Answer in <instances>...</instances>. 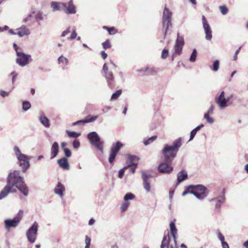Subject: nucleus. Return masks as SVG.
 <instances>
[{"instance_id": "2eb2a0df", "label": "nucleus", "mask_w": 248, "mask_h": 248, "mask_svg": "<svg viewBox=\"0 0 248 248\" xmlns=\"http://www.w3.org/2000/svg\"><path fill=\"white\" fill-rule=\"evenodd\" d=\"M176 220L174 219L173 221H171L170 223V233L171 235L173 238V240L174 242V245L176 246L177 245L176 243V234L177 233V229L176 228L175 222Z\"/></svg>"}, {"instance_id": "9d476101", "label": "nucleus", "mask_w": 248, "mask_h": 248, "mask_svg": "<svg viewBox=\"0 0 248 248\" xmlns=\"http://www.w3.org/2000/svg\"><path fill=\"white\" fill-rule=\"evenodd\" d=\"M233 97V94H231L227 98L225 97V92L222 91L220 95L216 98V102L218 106L222 108H225L227 106L228 102Z\"/></svg>"}, {"instance_id": "e2e57ef3", "label": "nucleus", "mask_w": 248, "mask_h": 248, "mask_svg": "<svg viewBox=\"0 0 248 248\" xmlns=\"http://www.w3.org/2000/svg\"><path fill=\"white\" fill-rule=\"evenodd\" d=\"M13 47L15 49V50H16V54H17V52H19L18 51V49H19V47H18V46L16 45V44L15 43H14L13 44Z\"/></svg>"}, {"instance_id": "c756f323", "label": "nucleus", "mask_w": 248, "mask_h": 248, "mask_svg": "<svg viewBox=\"0 0 248 248\" xmlns=\"http://www.w3.org/2000/svg\"><path fill=\"white\" fill-rule=\"evenodd\" d=\"M156 139H157V136H152V137L149 138L148 139H147L146 140H144L143 141V143L145 145L147 146L148 144L152 143L154 141L156 140Z\"/></svg>"}, {"instance_id": "412c9836", "label": "nucleus", "mask_w": 248, "mask_h": 248, "mask_svg": "<svg viewBox=\"0 0 248 248\" xmlns=\"http://www.w3.org/2000/svg\"><path fill=\"white\" fill-rule=\"evenodd\" d=\"M64 190L65 187L64 186L61 182H58L56 187L54 189L55 193L59 195L61 197H62Z\"/></svg>"}, {"instance_id": "72a5a7b5", "label": "nucleus", "mask_w": 248, "mask_h": 248, "mask_svg": "<svg viewBox=\"0 0 248 248\" xmlns=\"http://www.w3.org/2000/svg\"><path fill=\"white\" fill-rule=\"evenodd\" d=\"M122 93V90H117L115 93H113L111 96V100H115L117 99Z\"/></svg>"}, {"instance_id": "5701e85b", "label": "nucleus", "mask_w": 248, "mask_h": 248, "mask_svg": "<svg viewBox=\"0 0 248 248\" xmlns=\"http://www.w3.org/2000/svg\"><path fill=\"white\" fill-rule=\"evenodd\" d=\"M105 74V77L107 80L108 85L112 87L114 85V78L111 71L108 72Z\"/></svg>"}, {"instance_id": "603ef678", "label": "nucleus", "mask_w": 248, "mask_h": 248, "mask_svg": "<svg viewBox=\"0 0 248 248\" xmlns=\"http://www.w3.org/2000/svg\"><path fill=\"white\" fill-rule=\"evenodd\" d=\"M73 146L74 148H78L80 146L79 141L77 140H75L73 142Z\"/></svg>"}, {"instance_id": "ea45409f", "label": "nucleus", "mask_w": 248, "mask_h": 248, "mask_svg": "<svg viewBox=\"0 0 248 248\" xmlns=\"http://www.w3.org/2000/svg\"><path fill=\"white\" fill-rule=\"evenodd\" d=\"M169 55V50L167 49H164L161 53V58L163 59H166Z\"/></svg>"}, {"instance_id": "6ab92c4d", "label": "nucleus", "mask_w": 248, "mask_h": 248, "mask_svg": "<svg viewBox=\"0 0 248 248\" xmlns=\"http://www.w3.org/2000/svg\"><path fill=\"white\" fill-rule=\"evenodd\" d=\"M65 3L62 2L53 1L51 3L53 11L62 10L64 12Z\"/></svg>"}, {"instance_id": "5fc2aeb1", "label": "nucleus", "mask_w": 248, "mask_h": 248, "mask_svg": "<svg viewBox=\"0 0 248 248\" xmlns=\"http://www.w3.org/2000/svg\"><path fill=\"white\" fill-rule=\"evenodd\" d=\"M64 152L65 155L67 157H70L71 155V151L68 148H64Z\"/></svg>"}, {"instance_id": "0eeeda50", "label": "nucleus", "mask_w": 248, "mask_h": 248, "mask_svg": "<svg viewBox=\"0 0 248 248\" xmlns=\"http://www.w3.org/2000/svg\"><path fill=\"white\" fill-rule=\"evenodd\" d=\"M171 16L172 13L167 7H165L162 17L163 26L166 27L165 36H166L169 28L172 27Z\"/></svg>"}, {"instance_id": "09e8293b", "label": "nucleus", "mask_w": 248, "mask_h": 248, "mask_svg": "<svg viewBox=\"0 0 248 248\" xmlns=\"http://www.w3.org/2000/svg\"><path fill=\"white\" fill-rule=\"evenodd\" d=\"M72 31V34L70 37V39L72 40L75 39L77 37V33H76L75 30L73 29H71V32Z\"/></svg>"}, {"instance_id": "2f4dec72", "label": "nucleus", "mask_w": 248, "mask_h": 248, "mask_svg": "<svg viewBox=\"0 0 248 248\" xmlns=\"http://www.w3.org/2000/svg\"><path fill=\"white\" fill-rule=\"evenodd\" d=\"M58 61L59 63H62L63 65H67L68 63V59H66V58L64 57L63 56H60L58 58Z\"/></svg>"}, {"instance_id": "79ce46f5", "label": "nucleus", "mask_w": 248, "mask_h": 248, "mask_svg": "<svg viewBox=\"0 0 248 248\" xmlns=\"http://www.w3.org/2000/svg\"><path fill=\"white\" fill-rule=\"evenodd\" d=\"M131 167V171L132 173H134L135 172L136 169L137 168V163H132V164L128 165L127 166V168Z\"/></svg>"}, {"instance_id": "ddd939ff", "label": "nucleus", "mask_w": 248, "mask_h": 248, "mask_svg": "<svg viewBox=\"0 0 248 248\" xmlns=\"http://www.w3.org/2000/svg\"><path fill=\"white\" fill-rule=\"evenodd\" d=\"M17 55L18 57L16 61L19 65L23 66L28 63L30 56L21 52H17Z\"/></svg>"}, {"instance_id": "cd10ccee", "label": "nucleus", "mask_w": 248, "mask_h": 248, "mask_svg": "<svg viewBox=\"0 0 248 248\" xmlns=\"http://www.w3.org/2000/svg\"><path fill=\"white\" fill-rule=\"evenodd\" d=\"M41 124L46 127L50 126V123L48 119L45 116H41L39 119Z\"/></svg>"}, {"instance_id": "4d7b16f0", "label": "nucleus", "mask_w": 248, "mask_h": 248, "mask_svg": "<svg viewBox=\"0 0 248 248\" xmlns=\"http://www.w3.org/2000/svg\"><path fill=\"white\" fill-rule=\"evenodd\" d=\"M103 70L104 71V72L105 73L108 72H109V71L108 70V65H107L106 63H105L103 65Z\"/></svg>"}, {"instance_id": "a211bd4d", "label": "nucleus", "mask_w": 248, "mask_h": 248, "mask_svg": "<svg viewBox=\"0 0 248 248\" xmlns=\"http://www.w3.org/2000/svg\"><path fill=\"white\" fill-rule=\"evenodd\" d=\"M142 178L143 181L144 188L147 192H149L150 191V183L149 181V176L145 172H142Z\"/></svg>"}, {"instance_id": "37998d69", "label": "nucleus", "mask_w": 248, "mask_h": 248, "mask_svg": "<svg viewBox=\"0 0 248 248\" xmlns=\"http://www.w3.org/2000/svg\"><path fill=\"white\" fill-rule=\"evenodd\" d=\"M197 56V51L194 49L192 53L189 60L190 62H193L195 61Z\"/></svg>"}, {"instance_id": "20e7f679", "label": "nucleus", "mask_w": 248, "mask_h": 248, "mask_svg": "<svg viewBox=\"0 0 248 248\" xmlns=\"http://www.w3.org/2000/svg\"><path fill=\"white\" fill-rule=\"evenodd\" d=\"M14 150L18 159L19 165L23 172H25L30 167L29 158L27 155L22 154L17 146H15Z\"/></svg>"}, {"instance_id": "b1692460", "label": "nucleus", "mask_w": 248, "mask_h": 248, "mask_svg": "<svg viewBox=\"0 0 248 248\" xmlns=\"http://www.w3.org/2000/svg\"><path fill=\"white\" fill-rule=\"evenodd\" d=\"M17 34L19 37L28 35L30 33L29 30L25 26H21L20 28L17 29Z\"/></svg>"}, {"instance_id": "6e6552de", "label": "nucleus", "mask_w": 248, "mask_h": 248, "mask_svg": "<svg viewBox=\"0 0 248 248\" xmlns=\"http://www.w3.org/2000/svg\"><path fill=\"white\" fill-rule=\"evenodd\" d=\"M38 226V224L36 222H34L26 232L28 240L31 243H33L36 240Z\"/></svg>"}, {"instance_id": "58836bf2", "label": "nucleus", "mask_w": 248, "mask_h": 248, "mask_svg": "<svg viewBox=\"0 0 248 248\" xmlns=\"http://www.w3.org/2000/svg\"><path fill=\"white\" fill-rule=\"evenodd\" d=\"M219 9L221 13L224 15L227 14V13L228 12V9L225 5L220 6L219 7Z\"/></svg>"}, {"instance_id": "f8f14e48", "label": "nucleus", "mask_w": 248, "mask_h": 248, "mask_svg": "<svg viewBox=\"0 0 248 248\" xmlns=\"http://www.w3.org/2000/svg\"><path fill=\"white\" fill-rule=\"evenodd\" d=\"M202 21L203 27L205 31V38L207 40H211L212 38V30L208 23L206 18L204 16L202 17Z\"/></svg>"}, {"instance_id": "774afa93", "label": "nucleus", "mask_w": 248, "mask_h": 248, "mask_svg": "<svg viewBox=\"0 0 248 248\" xmlns=\"http://www.w3.org/2000/svg\"><path fill=\"white\" fill-rule=\"evenodd\" d=\"M244 246L246 247V248H248V240L244 243Z\"/></svg>"}, {"instance_id": "338daca9", "label": "nucleus", "mask_w": 248, "mask_h": 248, "mask_svg": "<svg viewBox=\"0 0 248 248\" xmlns=\"http://www.w3.org/2000/svg\"><path fill=\"white\" fill-rule=\"evenodd\" d=\"M237 54H234V55L233 56V60L235 61L237 60Z\"/></svg>"}, {"instance_id": "7c9ffc66", "label": "nucleus", "mask_w": 248, "mask_h": 248, "mask_svg": "<svg viewBox=\"0 0 248 248\" xmlns=\"http://www.w3.org/2000/svg\"><path fill=\"white\" fill-rule=\"evenodd\" d=\"M66 133L69 137L70 138H76L80 136V134L74 131H70L68 130H66Z\"/></svg>"}, {"instance_id": "864d4df0", "label": "nucleus", "mask_w": 248, "mask_h": 248, "mask_svg": "<svg viewBox=\"0 0 248 248\" xmlns=\"http://www.w3.org/2000/svg\"><path fill=\"white\" fill-rule=\"evenodd\" d=\"M70 32H71V28L69 27L66 30L63 31L62 32L61 36L62 37H64L66 35H67Z\"/></svg>"}, {"instance_id": "4468645a", "label": "nucleus", "mask_w": 248, "mask_h": 248, "mask_svg": "<svg viewBox=\"0 0 248 248\" xmlns=\"http://www.w3.org/2000/svg\"><path fill=\"white\" fill-rule=\"evenodd\" d=\"M169 164H171V163H167L166 161L161 163L158 167L159 172L162 173H170L173 170V167L170 166Z\"/></svg>"}, {"instance_id": "9b49d317", "label": "nucleus", "mask_w": 248, "mask_h": 248, "mask_svg": "<svg viewBox=\"0 0 248 248\" xmlns=\"http://www.w3.org/2000/svg\"><path fill=\"white\" fill-rule=\"evenodd\" d=\"M123 145H124L119 141H117L115 144L112 145L108 158V161L110 163L113 162L118 152Z\"/></svg>"}, {"instance_id": "aec40b11", "label": "nucleus", "mask_w": 248, "mask_h": 248, "mask_svg": "<svg viewBox=\"0 0 248 248\" xmlns=\"http://www.w3.org/2000/svg\"><path fill=\"white\" fill-rule=\"evenodd\" d=\"M58 163L59 166L63 169L68 170L69 169V164L68 159L66 157H63L58 160Z\"/></svg>"}, {"instance_id": "c03bdc74", "label": "nucleus", "mask_w": 248, "mask_h": 248, "mask_svg": "<svg viewBox=\"0 0 248 248\" xmlns=\"http://www.w3.org/2000/svg\"><path fill=\"white\" fill-rule=\"evenodd\" d=\"M91 241V238L88 235H86V236H85L86 246H85V248H90Z\"/></svg>"}, {"instance_id": "bf43d9fd", "label": "nucleus", "mask_w": 248, "mask_h": 248, "mask_svg": "<svg viewBox=\"0 0 248 248\" xmlns=\"http://www.w3.org/2000/svg\"><path fill=\"white\" fill-rule=\"evenodd\" d=\"M218 237L221 241V243L224 241V237L220 232L218 233Z\"/></svg>"}, {"instance_id": "0e129e2a", "label": "nucleus", "mask_w": 248, "mask_h": 248, "mask_svg": "<svg viewBox=\"0 0 248 248\" xmlns=\"http://www.w3.org/2000/svg\"><path fill=\"white\" fill-rule=\"evenodd\" d=\"M94 222H95L94 219H93V218L90 219V220H89V224L90 225H93V224H94Z\"/></svg>"}, {"instance_id": "423d86ee", "label": "nucleus", "mask_w": 248, "mask_h": 248, "mask_svg": "<svg viewBox=\"0 0 248 248\" xmlns=\"http://www.w3.org/2000/svg\"><path fill=\"white\" fill-rule=\"evenodd\" d=\"M23 211L19 210L16 217L13 219H6L4 220V225L5 228L9 231L10 228L16 227L19 224L20 221L23 217Z\"/></svg>"}, {"instance_id": "680f3d73", "label": "nucleus", "mask_w": 248, "mask_h": 248, "mask_svg": "<svg viewBox=\"0 0 248 248\" xmlns=\"http://www.w3.org/2000/svg\"><path fill=\"white\" fill-rule=\"evenodd\" d=\"M223 248H229L228 243L225 241L221 243Z\"/></svg>"}, {"instance_id": "1a4fd4ad", "label": "nucleus", "mask_w": 248, "mask_h": 248, "mask_svg": "<svg viewBox=\"0 0 248 248\" xmlns=\"http://www.w3.org/2000/svg\"><path fill=\"white\" fill-rule=\"evenodd\" d=\"M184 44L185 42L183 38L178 34L177 38L174 46V52L172 56V61L174 60V55H180L182 53Z\"/></svg>"}, {"instance_id": "bb28decb", "label": "nucleus", "mask_w": 248, "mask_h": 248, "mask_svg": "<svg viewBox=\"0 0 248 248\" xmlns=\"http://www.w3.org/2000/svg\"><path fill=\"white\" fill-rule=\"evenodd\" d=\"M187 178V173L184 170H181L177 174L178 183H180Z\"/></svg>"}, {"instance_id": "f704fd0d", "label": "nucleus", "mask_w": 248, "mask_h": 248, "mask_svg": "<svg viewBox=\"0 0 248 248\" xmlns=\"http://www.w3.org/2000/svg\"><path fill=\"white\" fill-rule=\"evenodd\" d=\"M129 204H130V202H125L123 203L121 206V211L122 212H124L125 210H126V209L128 207Z\"/></svg>"}, {"instance_id": "8fccbe9b", "label": "nucleus", "mask_w": 248, "mask_h": 248, "mask_svg": "<svg viewBox=\"0 0 248 248\" xmlns=\"http://www.w3.org/2000/svg\"><path fill=\"white\" fill-rule=\"evenodd\" d=\"M224 202V200H217L216 203V208H219L220 207L221 204Z\"/></svg>"}, {"instance_id": "e433bc0d", "label": "nucleus", "mask_w": 248, "mask_h": 248, "mask_svg": "<svg viewBox=\"0 0 248 248\" xmlns=\"http://www.w3.org/2000/svg\"><path fill=\"white\" fill-rule=\"evenodd\" d=\"M135 195L131 193H127L124 197V200L127 201L128 200H132L134 199Z\"/></svg>"}, {"instance_id": "f3484780", "label": "nucleus", "mask_w": 248, "mask_h": 248, "mask_svg": "<svg viewBox=\"0 0 248 248\" xmlns=\"http://www.w3.org/2000/svg\"><path fill=\"white\" fill-rule=\"evenodd\" d=\"M97 116H93L89 115L86 117V118L85 119L78 121L77 122L74 123L73 124L74 125H75L80 123L86 124L93 122L95 121L97 119Z\"/></svg>"}, {"instance_id": "473e14b6", "label": "nucleus", "mask_w": 248, "mask_h": 248, "mask_svg": "<svg viewBox=\"0 0 248 248\" xmlns=\"http://www.w3.org/2000/svg\"><path fill=\"white\" fill-rule=\"evenodd\" d=\"M31 107V105L29 101H24L22 103V108L24 111L29 109Z\"/></svg>"}, {"instance_id": "de8ad7c7", "label": "nucleus", "mask_w": 248, "mask_h": 248, "mask_svg": "<svg viewBox=\"0 0 248 248\" xmlns=\"http://www.w3.org/2000/svg\"><path fill=\"white\" fill-rule=\"evenodd\" d=\"M127 169V167H125L123 168V169H121L119 171V177L120 178H122L124 176V170Z\"/></svg>"}, {"instance_id": "69168bd1", "label": "nucleus", "mask_w": 248, "mask_h": 248, "mask_svg": "<svg viewBox=\"0 0 248 248\" xmlns=\"http://www.w3.org/2000/svg\"><path fill=\"white\" fill-rule=\"evenodd\" d=\"M9 32L12 34H17V32H15L13 30L11 29L9 30Z\"/></svg>"}, {"instance_id": "f257e3e1", "label": "nucleus", "mask_w": 248, "mask_h": 248, "mask_svg": "<svg viewBox=\"0 0 248 248\" xmlns=\"http://www.w3.org/2000/svg\"><path fill=\"white\" fill-rule=\"evenodd\" d=\"M17 188L23 194H28V187L24 181V178L18 170L10 173L7 178V184L0 192V200L6 197L9 193H15Z\"/></svg>"}, {"instance_id": "052dcab7", "label": "nucleus", "mask_w": 248, "mask_h": 248, "mask_svg": "<svg viewBox=\"0 0 248 248\" xmlns=\"http://www.w3.org/2000/svg\"><path fill=\"white\" fill-rule=\"evenodd\" d=\"M101 55L104 60L106 59L108 56L107 54L104 51H101Z\"/></svg>"}, {"instance_id": "c85d7f7f", "label": "nucleus", "mask_w": 248, "mask_h": 248, "mask_svg": "<svg viewBox=\"0 0 248 248\" xmlns=\"http://www.w3.org/2000/svg\"><path fill=\"white\" fill-rule=\"evenodd\" d=\"M103 28L108 31L110 35H114L117 32V30L114 27H108L107 26H103Z\"/></svg>"}, {"instance_id": "3c124183", "label": "nucleus", "mask_w": 248, "mask_h": 248, "mask_svg": "<svg viewBox=\"0 0 248 248\" xmlns=\"http://www.w3.org/2000/svg\"><path fill=\"white\" fill-rule=\"evenodd\" d=\"M35 18L37 21H40L43 19V17L41 13H38L35 16Z\"/></svg>"}, {"instance_id": "a18cd8bd", "label": "nucleus", "mask_w": 248, "mask_h": 248, "mask_svg": "<svg viewBox=\"0 0 248 248\" xmlns=\"http://www.w3.org/2000/svg\"><path fill=\"white\" fill-rule=\"evenodd\" d=\"M219 62L218 60H216L213 63V70L215 71H217L219 68Z\"/></svg>"}, {"instance_id": "a878e982", "label": "nucleus", "mask_w": 248, "mask_h": 248, "mask_svg": "<svg viewBox=\"0 0 248 248\" xmlns=\"http://www.w3.org/2000/svg\"><path fill=\"white\" fill-rule=\"evenodd\" d=\"M170 242V237L169 234L164 235L162 241L161 248H169Z\"/></svg>"}, {"instance_id": "c9c22d12", "label": "nucleus", "mask_w": 248, "mask_h": 248, "mask_svg": "<svg viewBox=\"0 0 248 248\" xmlns=\"http://www.w3.org/2000/svg\"><path fill=\"white\" fill-rule=\"evenodd\" d=\"M102 46L104 49H107L111 47V45L108 39L102 43Z\"/></svg>"}, {"instance_id": "7ed1b4c3", "label": "nucleus", "mask_w": 248, "mask_h": 248, "mask_svg": "<svg viewBox=\"0 0 248 248\" xmlns=\"http://www.w3.org/2000/svg\"><path fill=\"white\" fill-rule=\"evenodd\" d=\"M207 188L202 185H190L186 187L183 192L182 195L185 196L188 193L193 194L199 199H202L207 195Z\"/></svg>"}, {"instance_id": "13d9d810", "label": "nucleus", "mask_w": 248, "mask_h": 248, "mask_svg": "<svg viewBox=\"0 0 248 248\" xmlns=\"http://www.w3.org/2000/svg\"><path fill=\"white\" fill-rule=\"evenodd\" d=\"M0 94L1 96L5 97L9 95V93L5 92L4 91H1L0 92Z\"/></svg>"}, {"instance_id": "39448f33", "label": "nucleus", "mask_w": 248, "mask_h": 248, "mask_svg": "<svg viewBox=\"0 0 248 248\" xmlns=\"http://www.w3.org/2000/svg\"><path fill=\"white\" fill-rule=\"evenodd\" d=\"M90 143L101 151L103 150V142L101 141L100 138L95 132L89 133L87 135Z\"/></svg>"}, {"instance_id": "393cba45", "label": "nucleus", "mask_w": 248, "mask_h": 248, "mask_svg": "<svg viewBox=\"0 0 248 248\" xmlns=\"http://www.w3.org/2000/svg\"><path fill=\"white\" fill-rule=\"evenodd\" d=\"M59 152V145L57 142H55L52 144L51 148V156L50 158L53 159L55 157Z\"/></svg>"}, {"instance_id": "4be33fe9", "label": "nucleus", "mask_w": 248, "mask_h": 248, "mask_svg": "<svg viewBox=\"0 0 248 248\" xmlns=\"http://www.w3.org/2000/svg\"><path fill=\"white\" fill-rule=\"evenodd\" d=\"M214 109V105H212L209 109H208L207 112L205 113L204 115V118L207 120V122L209 123L212 124L214 122V120L212 117L209 116L210 115H211L213 113Z\"/></svg>"}, {"instance_id": "49530a36", "label": "nucleus", "mask_w": 248, "mask_h": 248, "mask_svg": "<svg viewBox=\"0 0 248 248\" xmlns=\"http://www.w3.org/2000/svg\"><path fill=\"white\" fill-rule=\"evenodd\" d=\"M197 129H198V128H195L194 129H193L192 130V131L190 133V137L189 140H191L193 139V138H194L195 135L196 134V133L198 131Z\"/></svg>"}, {"instance_id": "dca6fc26", "label": "nucleus", "mask_w": 248, "mask_h": 248, "mask_svg": "<svg viewBox=\"0 0 248 248\" xmlns=\"http://www.w3.org/2000/svg\"><path fill=\"white\" fill-rule=\"evenodd\" d=\"M64 12L67 14H73L76 13V7L73 3V0H70L68 2V6L65 3Z\"/></svg>"}, {"instance_id": "f03ea898", "label": "nucleus", "mask_w": 248, "mask_h": 248, "mask_svg": "<svg viewBox=\"0 0 248 248\" xmlns=\"http://www.w3.org/2000/svg\"><path fill=\"white\" fill-rule=\"evenodd\" d=\"M182 145V138H179L173 142L172 145H165L162 151L164 159L167 163H171L172 160L176 156L177 153Z\"/></svg>"}, {"instance_id": "6e6d98bb", "label": "nucleus", "mask_w": 248, "mask_h": 248, "mask_svg": "<svg viewBox=\"0 0 248 248\" xmlns=\"http://www.w3.org/2000/svg\"><path fill=\"white\" fill-rule=\"evenodd\" d=\"M11 75L12 76V82L14 84L17 77V74L15 72H13L11 73Z\"/></svg>"}, {"instance_id": "a19ab883", "label": "nucleus", "mask_w": 248, "mask_h": 248, "mask_svg": "<svg viewBox=\"0 0 248 248\" xmlns=\"http://www.w3.org/2000/svg\"><path fill=\"white\" fill-rule=\"evenodd\" d=\"M129 159L131 162V163H137L138 164V161L139 160V158L135 155H131L129 157Z\"/></svg>"}, {"instance_id": "4c0bfd02", "label": "nucleus", "mask_w": 248, "mask_h": 248, "mask_svg": "<svg viewBox=\"0 0 248 248\" xmlns=\"http://www.w3.org/2000/svg\"><path fill=\"white\" fill-rule=\"evenodd\" d=\"M145 71L147 72V75L154 74L156 72L155 68H149L148 67L145 68Z\"/></svg>"}]
</instances>
